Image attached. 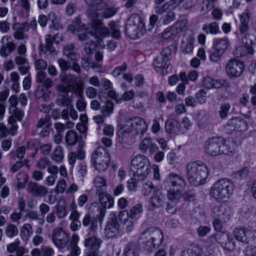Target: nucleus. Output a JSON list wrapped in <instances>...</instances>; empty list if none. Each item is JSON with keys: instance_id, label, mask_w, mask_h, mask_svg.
<instances>
[{"instance_id": "52", "label": "nucleus", "mask_w": 256, "mask_h": 256, "mask_svg": "<svg viewBox=\"0 0 256 256\" xmlns=\"http://www.w3.org/2000/svg\"><path fill=\"white\" fill-rule=\"evenodd\" d=\"M64 158L63 149L61 146H58L52 154V158L56 162H61Z\"/></svg>"}, {"instance_id": "44", "label": "nucleus", "mask_w": 256, "mask_h": 256, "mask_svg": "<svg viewBox=\"0 0 256 256\" xmlns=\"http://www.w3.org/2000/svg\"><path fill=\"white\" fill-rule=\"evenodd\" d=\"M9 96V90L6 88L0 92V114L6 112V100Z\"/></svg>"}, {"instance_id": "8", "label": "nucleus", "mask_w": 256, "mask_h": 256, "mask_svg": "<svg viewBox=\"0 0 256 256\" xmlns=\"http://www.w3.org/2000/svg\"><path fill=\"white\" fill-rule=\"evenodd\" d=\"M52 240L58 248H64L69 240L68 234L60 227L54 228L52 232Z\"/></svg>"}, {"instance_id": "2", "label": "nucleus", "mask_w": 256, "mask_h": 256, "mask_svg": "<svg viewBox=\"0 0 256 256\" xmlns=\"http://www.w3.org/2000/svg\"><path fill=\"white\" fill-rule=\"evenodd\" d=\"M186 174L190 184L198 186L205 183L208 176V169L202 162H195L187 164Z\"/></svg>"}, {"instance_id": "53", "label": "nucleus", "mask_w": 256, "mask_h": 256, "mask_svg": "<svg viewBox=\"0 0 256 256\" xmlns=\"http://www.w3.org/2000/svg\"><path fill=\"white\" fill-rule=\"evenodd\" d=\"M26 216L30 220H38V224L40 226H43L44 224V219L43 218H40V214L34 210L30 211Z\"/></svg>"}, {"instance_id": "24", "label": "nucleus", "mask_w": 256, "mask_h": 256, "mask_svg": "<svg viewBox=\"0 0 256 256\" xmlns=\"http://www.w3.org/2000/svg\"><path fill=\"white\" fill-rule=\"evenodd\" d=\"M98 220L96 218L91 217L90 214H86L82 220L84 226H88V230L90 232H96L98 229Z\"/></svg>"}, {"instance_id": "16", "label": "nucleus", "mask_w": 256, "mask_h": 256, "mask_svg": "<svg viewBox=\"0 0 256 256\" xmlns=\"http://www.w3.org/2000/svg\"><path fill=\"white\" fill-rule=\"evenodd\" d=\"M84 142L80 141L76 152H72L68 154V160L70 164H74L78 158L82 160L85 158V151L84 150Z\"/></svg>"}, {"instance_id": "49", "label": "nucleus", "mask_w": 256, "mask_h": 256, "mask_svg": "<svg viewBox=\"0 0 256 256\" xmlns=\"http://www.w3.org/2000/svg\"><path fill=\"white\" fill-rule=\"evenodd\" d=\"M128 23L142 28H143L144 26V24L142 23L141 18L138 14H132L128 21Z\"/></svg>"}, {"instance_id": "31", "label": "nucleus", "mask_w": 256, "mask_h": 256, "mask_svg": "<svg viewBox=\"0 0 256 256\" xmlns=\"http://www.w3.org/2000/svg\"><path fill=\"white\" fill-rule=\"evenodd\" d=\"M254 39L255 37L254 36L250 34H246L242 39V42L246 45L245 47L248 54L253 53V49L252 47L254 44Z\"/></svg>"}, {"instance_id": "36", "label": "nucleus", "mask_w": 256, "mask_h": 256, "mask_svg": "<svg viewBox=\"0 0 256 256\" xmlns=\"http://www.w3.org/2000/svg\"><path fill=\"white\" fill-rule=\"evenodd\" d=\"M214 46L215 50L224 54L228 46L227 38H225L215 40L214 41Z\"/></svg>"}, {"instance_id": "3", "label": "nucleus", "mask_w": 256, "mask_h": 256, "mask_svg": "<svg viewBox=\"0 0 256 256\" xmlns=\"http://www.w3.org/2000/svg\"><path fill=\"white\" fill-rule=\"evenodd\" d=\"M122 129L123 136L126 137L127 134H132L139 140L147 130L148 125L142 118L136 116L126 120Z\"/></svg>"}, {"instance_id": "1", "label": "nucleus", "mask_w": 256, "mask_h": 256, "mask_svg": "<svg viewBox=\"0 0 256 256\" xmlns=\"http://www.w3.org/2000/svg\"><path fill=\"white\" fill-rule=\"evenodd\" d=\"M164 235L162 230L156 227L147 228L141 234L140 242L144 250L148 252L154 251L162 244Z\"/></svg>"}, {"instance_id": "60", "label": "nucleus", "mask_w": 256, "mask_h": 256, "mask_svg": "<svg viewBox=\"0 0 256 256\" xmlns=\"http://www.w3.org/2000/svg\"><path fill=\"white\" fill-rule=\"evenodd\" d=\"M16 120V119H14L12 117H9L8 118V124L10 125L8 130L12 136H14L18 128Z\"/></svg>"}, {"instance_id": "13", "label": "nucleus", "mask_w": 256, "mask_h": 256, "mask_svg": "<svg viewBox=\"0 0 256 256\" xmlns=\"http://www.w3.org/2000/svg\"><path fill=\"white\" fill-rule=\"evenodd\" d=\"M27 190L34 197H44L48 193L46 187L34 182H30L28 184Z\"/></svg>"}, {"instance_id": "6", "label": "nucleus", "mask_w": 256, "mask_h": 256, "mask_svg": "<svg viewBox=\"0 0 256 256\" xmlns=\"http://www.w3.org/2000/svg\"><path fill=\"white\" fill-rule=\"evenodd\" d=\"M92 162L99 171H104L108 166V160L106 150L101 147L98 148L92 156Z\"/></svg>"}, {"instance_id": "25", "label": "nucleus", "mask_w": 256, "mask_h": 256, "mask_svg": "<svg viewBox=\"0 0 256 256\" xmlns=\"http://www.w3.org/2000/svg\"><path fill=\"white\" fill-rule=\"evenodd\" d=\"M202 249L198 245L192 244L184 250L181 256H202Z\"/></svg>"}, {"instance_id": "62", "label": "nucleus", "mask_w": 256, "mask_h": 256, "mask_svg": "<svg viewBox=\"0 0 256 256\" xmlns=\"http://www.w3.org/2000/svg\"><path fill=\"white\" fill-rule=\"evenodd\" d=\"M176 19V14L174 12L170 11L164 16L162 20V23L164 25H168Z\"/></svg>"}, {"instance_id": "21", "label": "nucleus", "mask_w": 256, "mask_h": 256, "mask_svg": "<svg viewBox=\"0 0 256 256\" xmlns=\"http://www.w3.org/2000/svg\"><path fill=\"white\" fill-rule=\"evenodd\" d=\"M96 194L98 196L99 201L102 207L110 208L113 206L114 200L110 194L105 191L101 192L99 191V192Z\"/></svg>"}, {"instance_id": "57", "label": "nucleus", "mask_w": 256, "mask_h": 256, "mask_svg": "<svg viewBox=\"0 0 256 256\" xmlns=\"http://www.w3.org/2000/svg\"><path fill=\"white\" fill-rule=\"evenodd\" d=\"M60 82L71 88L74 85L76 78L72 74H65L61 78Z\"/></svg>"}, {"instance_id": "51", "label": "nucleus", "mask_w": 256, "mask_h": 256, "mask_svg": "<svg viewBox=\"0 0 256 256\" xmlns=\"http://www.w3.org/2000/svg\"><path fill=\"white\" fill-rule=\"evenodd\" d=\"M8 112L10 114L9 117H12L18 121H20L24 116V112L22 110L16 108H8Z\"/></svg>"}, {"instance_id": "15", "label": "nucleus", "mask_w": 256, "mask_h": 256, "mask_svg": "<svg viewBox=\"0 0 256 256\" xmlns=\"http://www.w3.org/2000/svg\"><path fill=\"white\" fill-rule=\"evenodd\" d=\"M56 38H58V34H55L52 36L50 34H48L46 36V44L44 46H40V50L44 54H49L52 56H54L56 54V52L55 50L53 42H55L56 44H58V41H56Z\"/></svg>"}, {"instance_id": "41", "label": "nucleus", "mask_w": 256, "mask_h": 256, "mask_svg": "<svg viewBox=\"0 0 256 256\" xmlns=\"http://www.w3.org/2000/svg\"><path fill=\"white\" fill-rule=\"evenodd\" d=\"M114 103L110 100L106 102L105 105L102 106L101 112L104 116H110L114 110Z\"/></svg>"}, {"instance_id": "33", "label": "nucleus", "mask_w": 256, "mask_h": 256, "mask_svg": "<svg viewBox=\"0 0 256 256\" xmlns=\"http://www.w3.org/2000/svg\"><path fill=\"white\" fill-rule=\"evenodd\" d=\"M78 138L77 132L73 130H68L64 137L66 142L68 146L75 145L78 140Z\"/></svg>"}, {"instance_id": "23", "label": "nucleus", "mask_w": 256, "mask_h": 256, "mask_svg": "<svg viewBox=\"0 0 256 256\" xmlns=\"http://www.w3.org/2000/svg\"><path fill=\"white\" fill-rule=\"evenodd\" d=\"M102 22L100 24V26L94 30V34H89L91 36L94 37L98 42L102 40L101 37L106 38L110 35V30L108 28L102 26Z\"/></svg>"}, {"instance_id": "58", "label": "nucleus", "mask_w": 256, "mask_h": 256, "mask_svg": "<svg viewBox=\"0 0 256 256\" xmlns=\"http://www.w3.org/2000/svg\"><path fill=\"white\" fill-rule=\"evenodd\" d=\"M249 174V169L248 167H244L240 170L234 172L232 176L236 179H244L247 177Z\"/></svg>"}, {"instance_id": "9", "label": "nucleus", "mask_w": 256, "mask_h": 256, "mask_svg": "<svg viewBox=\"0 0 256 256\" xmlns=\"http://www.w3.org/2000/svg\"><path fill=\"white\" fill-rule=\"evenodd\" d=\"M165 182L168 184H170V188L174 190H178L182 191L186 184L184 179L180 175L170 173L165 179Z\"/></svg>"}, {"instance_id": "29", "label": "nucleus", "mask_w": 256, "mask_h": 256, "mask_svg": "<svg viewBox=\"0 0 256 256\" xmlns=\"http://www.w3.org/2000/svg\"><path fill=\"white\" fill-rule=\"evenodd\" d=\"M102 240L96 237L92 236L84 240V246L94 250H96L100 246Z\"/></svg>"}, {"instance_id": "12", "label": "nucleus", "mask_w": 256, "mask_h": 256, "mask_svg": "<svg viewBox=\"0 0 256 256\" xmlns=\"http://www.w3.org/2000/svg\"><path fill=\"white\" fill-rule=\"evenodd\" d=\"M11 38L8 36H3L0 42L2 44L0 48V56L3 58H7L16 48V45L13 41H9Z\"/></svg>"}, {"instance_id": "46", "label": "nucleus", "mask_w": 256, "mask_h": 256, "mask_svg": "<svg viewBox=\"0 0 256 256\" xmlns=\"http://www.w3.org/2000/svg\"><path fill=\"white\" fill-rule=\"evenodd\" d=\"M94 185L96 188V193H98L99 191L104 192L106 188V182L103 178L97 176L94 180Z\"/></svg>"}, {"instance_id": "37", "label": "nucleus", "mask_w": 256, "mask_h": 256, "mask_svg": "<svg viewBox=\"0 0 256 256\" xmlns=\"http://www.w3.org/2000/svg\"><path fill=\"white\" fill-rule=\"evenodd\" d=\"M143 212L142 206L141 204H137L132 206L130 210V218L138 219Z\"/></svg>"}, {"instance_id": "30", "label": "nucleus", "mask_w": 256, "mask_h": 256, "mask_svg": "<svg viewBox=\"0 0 256 256\" xmlns=\"http://www.w3.org/2000/svg\"><path fill=\"white\" fill-rule=\"evenodd\" d=\"M229 234L224 232H219L210 236L209 240L211 244H214L216 243L219 244L221 246L224 241L228 239Z\"/></svg>"}, {"instance_id": "54", "label": "nucleus", "mask_w": 256, "mask_h": 256, "mask_svg": "<svg viewBox=\"0 0 256 256\" xmlns=\"http://www.w3.org/2000/svg\"><path fill=\"white\" fill-rule=\"evenodd\" d=\"M124 256H137L134 242H129L126 246L124 250Z\"/></svg>"}, {"instance_id": "63", "label": "nucleus", "mask_w": 256, "mask_h": 256, "mask_svg": "<svg viewBox=\"0 0 256 256\" xmlns=\"http://www.w3.org/2000/svg\"><path fill=\"white\" fill-rule=\"evenodd\" d=\"M224 250L228 251H232L235 248L236 245L235 242H234L232 238L229 235L228 239L224 241V243L221 246Z\"/></svg>"}, {"instance_id": "7", "label": "nucleus", "mask_w": 256, "mask_h": 256, "mask_svg": "<svg viewBox=\"0 0 256 256\" xmlns=\"http://www.w3.org/2000/svg\"><path fill=\"white\" fill-rule=\"evenodd\" d=\"M244 68V64L239 60L232 58L226 64V72L230 78H238L242 73Z\"/></svg>"}, {"instance_id": "5", "label": "nucleus", "mask_w": 256, "mask_h": 256, "mask_svg": "<svg viewBox=\"0 0 256 256\" xmlns=\"http://www.w3.org/2000/svg\"><path fill=\"white\" fill-rule=\"evenodd\" d=\"M130 170L134 176L138 177V180H144L151 172V167L148 158L141 154L136 156L131 160Z\"/></svg>"}, {"instance_id": "34", "label": "nucleus", "mask_w": 256, "mask_h": 256, "mask_svg": "<svg viewBox=\"0 0 256 256\" xmlns=\"http://www.w3.org/2000/svg\"><path fill=\"white\" fill-rule=\"evenodd\" d=\"M153 66L157 72H160L162 69L167 68L168 66V61L160 56L154 60Z\"/></svg>"}, {"instance_id": "59", "label": "nucleus", "mask_w": 256, "mask_h": 256, "mask_svg": "<svg viewBox=\"0 0 256 256\" xmlns=\"http://www.w3.org/2000/svg\"><path fill=\"white\" fill-rule=\"evenodd\" d=\"M83 86L82 82L76 83L70 88V90H72L77 98L84 97L83 95Z\"/></svg>"}, {"instance_id": "14", "label": "nucleus", "mask_w": 256, "mask_h": 256, "mask_svg": "<svg viewBox=\"0 0 256 256\" xmlns=\"http://www.w3.org/2000/svg\"><path fill=\"white\" fill-rule=\"evenodd\" d=\"M226 128L230 131L244 132L247 129V124L242 118H234L228 120Z\"/></svg>"}, {"instance_id": "38", "label": "nucleus", "mask_w": 256, "mask_h": 256, "mask_svg": "<svg viewBox=\"0 0 256 256\" xmlns=\"http://www.w3.org/2000/svg\"><path fill=\"white\" fill-rule=\"evenodd\" d=\"M143 28L136 26L127 23L126 26V32L130 38H135L138 36L139 31H141Z\"/></svg>"}, {"instance_id": "26", "label": "nucleus", "mask_w": 256, "mask_h": 256, "mask_svg": "<svg viewBox=\"0 0 256 256\" xmlns=\"http://www.w3.org/2000/svg\"><path fill=\"white\" fill-rule=\"evenodd\" d=\"M249 231L245 228H236L234 231L235 238L240 242L248 243V234Z\"/></svg>"}, {"instance_id": "35", "label": "nucleus", "mask_w": 256, "mask_h": 256, "mask_svg": "<svg viewBox=\"0 0 256 256\" xmlns=\"http://www.w3.org/2000/svg\"><path fill=\"white\" fill-rule=\"evenodd\" d=\"M234 144L232 142L228 141L224 142L221 140V146L220 147V154H229L232 153L234 150Z\"/></svg>"}, {"instance_id": "56", "label": "nucleus", "mask_w": 256, "mask_h": 256, "mask_svg": "<svg viewBox=\"0 0 256 256\" xmlns=\"http://www.w3.org/2000/svg\"><path fill=\"white\" fill-rule=\"evenodd\" d=\"M32 227L29 224H24L22 228L21 234L22 238L24 240H27L30 237Z\"/></svg>"}, {"instance_id": "47", "label": "nucleus", "mask_w": 256, "mask_h": 256, "mask_svg": "<svg viewBox=\"0 0 256 256\" xmlns=\"http://www.w3.org/2000/svg\"><path fill=\"white\" fill-rule=\"evenodd\" d=\"M214 4L208 0H203L202 4L200 5L199 12L202 14H205L210 12L214 8Z\"/></svg>"}, {"instance_id": "39", "label": "nucleus", "mask_w": 256, "mask_h": 256, "mask_svg": "<svg viewBox=\"0 0 256 256\" xmlns=\"http://www.w3.org/2000/svg\"><path fill=\"white\" fill-rule=\"evenodd\" d=\"M187 24L186 20H181L174 23L170 28L172 29V33L176 36L182 31Z\"/></svg>"}, {"instance_id": "20", "label": "nucleus", "mask_w": 256, "mask_h": 256, "mask_svg": "<svg viewBox=\"0 0 256 256\" xmlns=\"http://www.w3.org/2000/svg\"><path fill=\"white\" fill-rule=\"evenodd\" d=\"M140 150L146 152L148 150L151 154L156 152L158 150V146L152 142V140L150 138H145L142 140L140 144Z\"/></svg>"}, {"instance_id": "22", "label": "nucleus", "mask_w": 256, "mask_h": 256, "mask_svg": "<svg viewBox=\"0 0 256 256\" xmlns=\"http://www.w3.org/2000/svg\"><path fill=\"white\" fill-rule=\"evenodd\" d=\"M166 200L165 194H163L160 191L156 190L152 195L150 198L152 206V209L156 208L162 206L164 204Z\"/></svg>"}, {"instance_id": "10", "label": "nucleus", "mask_w": 256, "mask_h": 256, "mask_svg": "<svg viewBox=\"0 0 256 256\" xmlns=\"http://www.w3.org/2000/svg\"><path fill=\"white\" fill-rule=\"evenodd\" d=\"M220 146L221 140L218 138L214 137L206 141L205 150L208 154L216 156L220 154Z\"/></svg>"}, {"instance_id": "19", "label": "nucleus", "mask_w": 256, "mask_h": 256, "mask_svg": "<svg viewBox=\"0 0 256 256\" xmlns=\"http://www.w3.org/2000/svg\"><path fill=\"white\" fill-rule=\"evenodd\" d=\"M214 216L222 220L224 222H227L230 218L229 208L225 205L215 206L213 210Z\"/></svg>"}, {"instance_id": "48", "label": "nucleus", "mask_w": 256, "mask_h": 256, "mask_svg": "<svg viewBox=\"0 0 256 256\" xmlns=\"http://www.w3.org/2000/svg\"><path fill=\"white\" fill-rule=\"evenodd\" d=\"M202 30L207 34L209 33L216 34L219 32V28L218 24L216 22H214L209 24L204 25L202 28Z\"/></svg>"}, {"instance_id": "28", "label": "nucleus", "mask_w": 256, "mask_h": 256, "mask_svg": "<svg viewBox=\"0 0 256 256\" xmlns=\"http://www.w3.org/2000/svg\"><path fill=\"white\" fill-rule=\"evenodd\" d=\"M182 190L170 188L168 192L167 198L172 204H177L182 198Z\"/></svg>"}, {"instance_id": "18", "label": "nucleus", "mask_w": 256, "mask_h": 256, "mask_svg": "<svg viewBox=\"0 0 256 256\" xmlns=\"http://www.w3.org/2000/svg\"><path fill=\"white\" fill-rule=\"evenodd\" d=\"M98 14L95 11H92L89 13V18L91 23L88 25L86 28V34H94V30L100 26L102 22L101 20L98 18Z\"/></svg>"}, {"instance_id": "61", "label": "nucleus", "mask_w": 256, "mask_h": 256, "mask_svg": "<svg viewBox=\"0 0 256 256\" xmlns=\"http://www.w3.org/2000/svg\"><path fill=\"white\" fill-rule=\"evenodd\" d=\"M16 120V119H14L12 117H9L8 118V124L10 125L8 130L12 136H14L18 128Z\"/></svg>"}, {"instance_id": "50", "label": "nucleus", "mask_w": 256, "mask_h": 256, "mask_svg": "<svg viewBox=\"0 0 256 256\" xmlns=\"http://www.w3.org/2000/svg\"><path fill=\"white\" fill-rule=\"evenodd\" d=\"M5 232L8 237L12 238L18 234V230L14 224H9L6 227Z\"/></svg>"}, {"instance_id": "43", "label": "nucleus", "mask_w": 256, "mask_h": 256, "mask_svg": "<svg viewBox=\"0 0 256 256\" xmlns=\"http://www.w3.org/2000/svg\"><path fill=\"white\" fill-rule=\"evenodd\" d=\"M108 26L112 32L111 35L112 37L116 39H120L121 34L118 24L115 22L111 21L108 23Z\"/></svg>"}, {"instance_id": "64", "label": "nucleus", "mask_w": 256, "mask_h": 256, "mask_svg": "<svg viewBox=\"0 0 256 256\" xmlns=\"http://www.w3.org/2000/svg\"><path fill=\"white\" fill-rule=\"evenodd\" d=\"M68 249L70 251V254L67 256H78L80 253V248L75 242L70 244Z\"/></svg>"}, {"instance_id": "55", "label": "nucleus", "mask_w": 256, "mask_h": 256, "mask_svg": "<svg viewBox=\"0 0 256 256\" xmlns=\"http://www.w3.org/2000/svg\"><path fill=\"white\" fill-rule=\"evenodd\" d=\"M56 208V214L60 219H62L66 217L67 214L66 207L64 204H58L54 207Z\"/></svg>"}, {"instance_id": "40", "label": "nucleus", "mask_w": 256, "mask_h": 256, "mask_svg": "<svg viewBox=\"0 0 256 256\" xmlns=\"http://www.w3.org/2000/svg\"><path fill=\"white\" fill-rule=\"evenodd\" d=\"M187 24L186 20H181L174 23L170 28L172 29V33L176 36L182 31Z\"/></svg>"}, {"instance_id": "45", "label": "nucleus", "mask_w": 256, "mask_h": 256, "mask_svg": "<svg viewBox=\"0 0 256 256\" xmlns=\"http://www.w3.org/2000/svg\"><path fill=\"white\" fill-rule=\"evenodd\" d=\"M86 2L96 10H100L106 6L103 0H84Z\"/></svg>"}, {"instance_id": "11", "label": "nucleus", "mask_w": 256, "mask_h": 256, "mask_svg": "<svg viewBox=\"0 0 256 256\" xmlns=\"http://www.w3.org/2000/svg\"><path fill=\"white\" fill-rule=\"evenodd\" d=\"M119 232V224L117 217L114 214L107 222L104 228V234L108 238H112Z\"/></svg>"}, {"instance_id": "32", "label": "nucleus", "mask_w": 256, "mask_h": 256, "mask_svg": "<svg viewBox=\"0 0 256 256\" xmlns=\"http://www.w3.org/2000/svg\"><path fill=\"white\" fill-rule=\"evenodd\" d=\"M63 52L64 56L72 60H76L78 56L75 50V46L72 44L66 45L64 47Z\"/></svg>"}, {"instance_id": "42", "label": "nucleus", "mask_w": 256, "mask_h": 256, "mask_svg": "<svg viewBox=\"0 0 256 256\" xmlns=\"http://www.w3.org/2000/svg\"><path fill=\"white\" fill-rule=\"evenodd\" d=\"M178 122L174 119L169 118L165 122L166 130L168 133H172L178 129Z\"/></svg>"}, {"instance_id": "27", "label": "nucleus", "mask_w": 256, "mask_h": 256, "mask_svg": "<svg viewBox=\"0 0 256 256\" xmlns=\"http://www.w3.org/2000/svg\"><path fill=\"white\" fill-rule=\"evenodd\" d=\"M20 26L16 28H13L15 30L14 34V38L15 40H24V42H26L28 40V36L24 32H28V28L26 26H24L22 24H20Z\"/></svg>"}, {"instance_id": "17", "label": "nucleus", "mask_w": 256, "mask_h": 256, "mask_svg": "<svg viewBox=\"0 0 256 256\" xmlns=\"http://www.w3.org/2000/svg\"><path fill=\"white\" fill-rule=\"evenodd\" d=\"M204 86L208 89L215 88H219L222 86L230 87V84L224 80H216L210 76H206L203 80Z\"/></svg>"}, {"instance_id": "4", "label": "nucleus", "mask_w": 256, "mask_h": 256, "mask_svg": "<svg viewBox=\"0 0 256 256\" xmlns=\"http://www.w3.org/2000/svg\"><path fill=\"white\" fill-rule=\"evenodd\" d=\"M234 186L231 180L223 178L216 182L211 188L210 194L218 202H226L232 194Z\"/></svg>"}]
</instances>
